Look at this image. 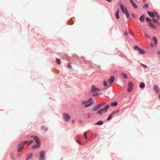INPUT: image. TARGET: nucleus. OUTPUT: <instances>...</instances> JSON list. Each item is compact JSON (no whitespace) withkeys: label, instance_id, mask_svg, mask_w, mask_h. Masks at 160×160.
Instances as JSON below:
<instances>
[{"label":"nucleus","instance_id":"9d476101","mask_svg":"<svg viewBox=\"0 0 160 160\" xmlns=\"http://www.w3.org/2000/svg\"><path fill=\"white\" fill-rule=\"evenodd\" d=\"M125 15L126 16L128 19H129L130 18V16L129 15V14L128 12V11L126 8H125Z\"/></svg>","mask_w":160,"mask_h":160},{"label":"nucleus","instance_id":"864d4df0","mask_svg":"<svg viewBox=\"0 0 160 160\" xmlns=\"http://www.w3.org/2000/svg\"><path fill=\"white\" fill-rule=\"evenodd\" d=\"M159 98L160 99V95H159Z\"/></svg>","mask_w":160,"mask_h":160},{"label":"nucleus","instance_id":"4d7b16f0","mask_svg":"<svg viewBox=\"0 0 160 160\" xmlns=\"http://www.w3.org/2000/svg\"><path fill=\"white\" fill-rule=\"evenodd\" d=\"M152 45H153V44H152H152H151V45L152 46Z\"/></svg>","mask_w":160,"mask_h":160},{"label":"nucleus","instance_id":"6e6d98bb","mask_svg":"<svg viewBox=\"0 0 160 160\" xmlns=\"http://www.w3.org/2000/svg\"><path fill=\"white\" fill-rule=\"evenodd\" d=\"M144 2L146 0H143Z\"/></svg>","mask_w":160,"mask_h":160},{"label":"nucleus","instance_id":"7ed1b4c3","mask_svg":"<svg viewBox=\"0 0 160 160\" xmlns=\"http://www.w3.org/2000/svg\"><path fill=\"white\" fill-rule=\"evenodd\" d=\"M63 118L64 120L66 121H68L70 119V116L68 113H64L63 114Z\"/></svg>","mask_w":160,"mask_h":160},{"label":"nucleus","instance_id":"1a4fd4ad","mask_svg":"<svg viewBox=\"0 0 160 160\" xmlns=\"http://www.w3.org/2000/svg\"><path fill=\"white\" fill-rule=\"evenodd\" d=\"M114 80V77L113 76H112L110 78L108 79V81L110 84H112V83L113 82Z\"/></svg>","mask_w":160,"mask_h":160},{"label":"nucleus","instance_id":"c85d7f7f","mask_svg":"<svg viewBox=\"0 0 160 160\" xmlns=\"http://www.w3.org/2000/svg\"><path fill=\"white\" fill-rule=\"evenodd\" d=\"M28 142V141H23L22 142H21V143L22 145L24 146V145L26 144H27Z\"/></svg>","mask_w":160,"mask_h":160},{"label":"nucleus","instance_id":"20e7f679","mask_svg":"<svg viewBox=\"0 0 160 160\" xmlns=\"http://www.w3.org/2000/svg\"><path fill=\"white\" fill-rule=\"evenodd\" d=\"M40 154V157H39V160H43L45 155V153L44 151H40L39 152Z\"/></svg>","mask_w":160,"mask_h":160},{"label":"nucleus","instance_id":"79ce46f5","mask_svg":"<svg viewBox=\"0 0 160 160\" xmlns=\"http://www.w3.org/2000/svg\"><path fill=\"white\" fill-rule=\"evenodd\" d=\"M148 5L147 4H145V5H144V6H143V7L144 8H148Z\"/></svg>","mask_w":160,"mask_h":160},{"label":"nucleus","instance_id":"393cba45","mask_svg":"<svg viewBox=\"0 0 160 160\" xmlns=\"http://www.w3.org/2000/svg\"><path fill=\"white\" fill-rule=\"evenodd\" d=\"M57 63L58 64H60L61 63V61L59 58H57L56 60Z\"/></svg>","mask_w":160,"mask_h":160},{"label":"nucleus","instance_id":"a19ab883","mask_svg":"<svg viewBox=\"0 0 160 160\" xmlns=\"http://www.w3.org/2000/svg\"><path fill=\"white\" fill-rule=\"evenodd\" d=\"M124 34L126 36L128 35V33L127 31H125L124 32Z\"/></svg>","mask_w":160,"mask_h":160},{"label":"nucleus","instance_id":"4468645a","mask_svg":"<svg viewBox=\"0 0 160 160\" xmlns=\"http://www.w3.org/2000/svg\"><path fill=\"white\" fill-rule=\"evenodd\" d=\"M33 156V154L32 153H30L28 155V157L26 160H28L31 159Z\"/></svg>","mask_w":160,"mask_h":160},{"label":"nucleus","instance_id":"5fc2aeb1","mask_svg":"<svg viewBox=\"0 0 160 160\" xmlns=\"http://www.w3.org/2000/svg\"><path fill=\"white\" fill-rule=\"evenodd\" d=\"M74 120H73V121H72V123H74Z\"/></svg>","mask_w":160,"mask_h":160},{"label":"nucleus","instance_id":"473e14b6","mask_svg":"<svg viewBox=\"0 0 160 160\" xmlns=\"http://www.w3.org/2000/svg\"><path fill=\"white\" fill-rule=\"evenodd\" d=\"M146 20L147 22H150L151 21V19L149 18H146Z\"/></svg>","mask_w":160,"mask_h":160},{"label":"nucleus","instance_id":"a878e982","mask_svg":"<svg viewBox=\"0 0 160 160\" xmlns=\"http://www.w3.org/2000/svg\"><path fill=\"white\" fill-rule=\"evenodd\" d=\"M118 112H119V110H118L117 111L112 112L111 113L112 114V115H113L115 114H117L118 113Z\"/></svg>","mask_w":160,"mask_h":160},{"label":"nucleus","instance_id":"5701e85b","mask_svg":"<svg viewBox=\"0 0 160 160\" xmlns=\"http://www.w3.org/2000/svg\"><path fill=\"white\" fill-rule=\"evenodd\" d=\"M118 105V102H113L111 104V105L113 106H116Z\"/></svg>","mask_w":160,"mask_h":160},{"label":"nucleus","instance_id":"f3484780","mask_svg":"<svg viewBox=\"0 0 160 160\" xmlns=\"http://www.w3.org/2000/svg\"><path fill=\"white\" fill-rule=\"evenodd\" d=\"M37 144V145H34L32 147V149H34L35 148H38V147H39V146H40V144Z\"/></svg>","mask_w":160,"mask_h":160},{"label":"nucleus","instance_id":"0eeeda50","mask_svg":"<svg viewBox=\"0 0 160 160\" xmlns=\"http://www.w3.org/2000/svg\"><path fill=\"white\" fill-rule=\"evenodd\" d=\"M99 90L100 89L96 88L95 86H93L92 87L91 91L93 92H96Z\"/></svg>","mask_w":160,"mask_h":160},{"label":"nucleus","instance_id":"a18cd8bd","mask_svg":"<svg viewBox=\"0 0 160 160\" xmlns=\"http://www.w3.org/2000/svg\"><path fill=\"white\" fill-rule=\"evenodd\" d=\"M76 141L77 142H78V143H79L80 144H81V142L78 140H76Z\"/></svg>","mask_w":160,"mask_h":160},{"label":"nucleus","instance_id":"4be33fe9","mask_svg":"<svg viewBox=\"0 0 160 160\" xmlns=\"http://www.w3.org/2000/svg\"><path fill=\"white\" fill-rule=\"evenodd\" d=\"M152 39L154 41V44L156 45L158 43V40L156 37H154L152 38Z\"/></svg>","mask_w":160,"mask_h":160},{"label":"nucleus","instance_id":"9b49d317","mask_svg":"<svg viewBox=\"0 0 160 160\" xmlns=\"http://www.w3.org/2000/svg\"><path fill=\"white\" fill-rule=\"evenodd\" d=\"M120 7L123 13H125V8H124V5L120 4Z\"/></svg>","mask_w":160,"mask_h":160},{"label":"nucleus","instance_id":"09e8293b","mask_svg":"<svg viewBox=\"0 0 160 160\" xmlns=\"http://www.w3.org/2000/svg\"><path fill=\"white\" fill-rule=\"evenodd\" d=\"M29 142H30L31 144H32L33 142V140H32L29 141Z\"/></svg>","mask_w":160,"mask_h":160},{"label":"nucleus","instance_id":"f704fd0d","mask_svg":"<svg viewBox=\"0 0 160 160\" xmlns=\"http://www.w3.org/2000/svg\"><path fill=\"white\" fill-rule=\"evenodd\" d=\"M152 21L154 23H157V20L156 19L153 18L152 19Z\"/></svg>","mask_w":160,"mask_h":160},{"label":"nucleus","instance_id":"f03ea898","mask_svg":"<svg viewBox=\"0 0 160 160\" xmlns=\"http://www.w3.org/2000/svg\"><path fill=\"white\" fill-rule=\"evenodd\" d=\"M109 107V106L107 105L104 108L102 109L101 110L98 111L97 112V113L100 114H102L103 112H106L107 110L108 109Z\"/></svg>","mask_w":160,"mask_h":160},{"label":"nucleus","instance_id":"412c9836","mask_svg":"<svg viewBox=\"0 0 160 160\" xmlns=\"http://www.w3.org/2000/svg\"><path fill=\"white\" fill-rule=\"evenodd\" d=\"M139 53L142 54H144L145 52L144 50H143L142 49H141L140 48L139 49Z\"/></svg>","mask_w":160,"mask_h":160},{"label":"nucleus","instance_id":"bb28decb","mask_svg":"<svg viewBox=\"0 0 160 160\" xmlns=\"http://www.w3.org/2000/svg\"><path fill=\"white\" fill-rule=\"evenodd\" d=\"M122 74L125 79H127L128 78V76L126 74L122 73Z\"/></svg>","mask_w":160,"mask_h":160},{"label":"nucleus","instance_id":"e433bc0d","mask_svg":"<svg viewBox=\"0 0 160 160\" xmlns=\"http://www.w3.org/2000/svg\"><path fill=\"white\" fill-rule=\"evenodd\" d=\"M155 14L158 19H159L160 18L158 14L156 12H155Z\"/></svg>","mask_w":160,"mask_h":160},{"label":"nucleus","instance_id":"c9c22d12","mask_svg":"<svg viewBox=\"0 0 160 160\" xmlns=\"http://www.w3.org/2000/svg\"><path fill=\"white\" fill-rule=\"evenodd\" d=\"M84 136L85 137V138L86 139H87V132H84Z\"/></svg>","mask_w":160,"mask_h":160},{"label":"nucleus","instance_id":"f8f14e48","mask_svg":"<svg viewBox=\"0 0 160 160\" xmlns=\"http://www.w3.org/2000/svg\"><path fill=\"white\" fill-rule=\"evenodd\" d=\"M154 90L157 93H158L159 92V89L158 86L157 85H155L154 87Z\"/></svg>","mask_w":160,"mask_h":160},{"label":"nucleus","instance_id":"603ef678","mask_svg":"<svg viewBox=\"0 0 160 160\" xmlns=\"http://www.w3.org/2000/svg\"><path fill=\"white\" fill-rule=\"evenodd\" d=\"M97 94V93H95L93 95V96H95Z\"/></svg>","mask_w":160,"mask_h":160},{"label":"nucleus","instance_id":"a211bd4d","mask_svg":"<svg viewBox=\"0 0 160 160\" xmlns=\"http://www.w3.org/2000/svg\"><path fill=\"white\" fill-rule=\"evenodd\" d=\"M148 14L152 17H154V16H155V15H154V13L152 12H150V11H148Z\"/></svg>","mask_w":160,"mask_h":160},{"label":"nucleus","instance_id":"49530a36","mask_svg":"<svg viewBox=\"0 0 160 160\" xmlns=\"http://www.w3.org/2000/svg\"><path fill=\"white\" fill-rule=\"evenodd\" d=\"M69 23L70 24H72L73 23V22L72 21H70Z\"/></svg>","mask_w":160,"mask_h":160},{"label":"nucleus","instance_id":"dca6fc26","mask_svg":"<svg viewBox=\"0 0 160 160\" xmlns=\"http://www.w3.org/2000/svg\"><path fill=\"white\" fill-rule=\"evenodd\" d=\"M119 9H118L117 10V11L116 12V13H115L116 17L118 19L119 18Z\"/></svg>","mask_w":160,"mask_h":160},{"label":"nucleus","instance_id":"2f4dec72","mask_svg":"<svg viewBox=\"0 0 160 160\" xmlns=\"http://www.w3.org/2000/svg\"><path fill=\"white\" fill-rule=\"evenodd\" d=\"M105 104H106L105 103L103 102L101 103L98 104V105H100V108L102 106L104 105Z\"/></svg>","mask_w":160,"mask_h":160},{"label":"nucleus","instance_id":"b1692460","mask_svg":"<svg viewBox=\"0 0 160 160\" xmlns=\"http://www.w3.org/2000/svg\"><path fill=\"white\" fill-rule=\"evenodd\" d=\"M133 7L136 9H137L138 8L137 6V5L134 3V2H132L131 3Z\"/></svg>","mask_w":160,"mask_h":160},{"label":"nucleus","instance_id":"7c9ffc66","mask_svg":"<svg viewBox=\"0 0 160 160\" xmlns=\"http://www.w3.org/2000/svg\"><path fill=\"white\" fill-rule=\"evenodd\" d=\"M134 48L136 50H139L140 48H139L138 46H135L134 47Z\"/></svg>","mask_w":160,"mask_h":160},{"label":"nucleus","instance_id":"f257e3e1","mask_svg":"<svg viewBox=\"0 0 160 160\" xmlns=\"http://www.w3.org/2000/svg\"><path fill=\"white\" fill-rule=\"evenodd\" d=\"M92 100V98H91L87 101L82 102V103L83 105H85V108H87L90 107L94 103L93 101H92V102H90Z\"/></svg>","mask_w":160,"mask_h":160},{"label":"nucleus","instance_id":"de8ad7c7","mask_svg":"<svg viewBox=\"0 0 160 160\" xmlns=\"http://www.w3.org/2000/svg\"><path fill=\"white\" fill-rule=\"evenodd\" d=\"M88 115L89 118H90L91 117V116L90 115L89 113H88Z\"/></svg>","mask_w":160,"mask_h":160},{"label":"nucleus","instance_id":"c03bdc74","mask_svg":"<svg viewBox=\"0 0 160 160\" xmlns=\"http://www.w3.org/2000/svg\"><path fill=\"white\" fill-rule=\"evenodd\" d=\"M31 143H30V142H29V141H28V142H27V145L28 146H29L30 145H31Z\"/></svg>","mask_w":160,"mask_h":160},{"label":"nucleus","instance_id":"8fccbe9b","mask_svg":"<svg viewBox=\"0 0 160 160\" xmlns=\"http://www.w3.org/2000/svg\"><path fill=\"white\" fill-rule=\"evenodd\" d=\"M129 0L130 1V2H131V3H132L133 2L132 0Z\"/></svg>","mask_w":160,"mask_h":160},{"label":"nucleus","instance_id":"ea45409f","mask_svg":"<svg viewBox=\"0 0 160 160\" xmlns=\"http://www.w3.org/2000/svg\"><path fill=\"white\" fill-rule=\"evenodd\" d=\"M68 67L69 68H72V67L70 64V63H68Z\"/></svg>","mask_w":160,"mask_h":160},{"label":"nucleus","instance_id":"58836bf2","mask_svg":"<svg viewBox=\"0 0 160 160\" xmlns=\"http://www.w3.org/2000/svg\"><path fill=\"white\" fill-rule=\"evenodd\" d=\"M11 158L12 160H14V158L13 155H12L11 156Z\"/></svg>","mask_w":160,"mask_h":160},{"label":"nucleus","instance_id":"ddd939ff","mask_svg":"<svg viewBox=\"0 0 160 160\" xmlns=\"http://www.w3.org/2000/svg\"><path fill=\"white\" fill-rule=\"evenodd\" d=\"M145 16L144 15H142L140 18H139L140 21L142 22H144L145 21Z\"/></svg>","mask_w":160,"mask_h":160},{"label":"nucleus","instance_id":"3c124183","mask_svg":"<svg viewBox=\"0 0 160 160\" xmlns=\"http://www.w3.org/2000/svg\"><path fill=\"white\" fill-rule=\"evenodd\" d=\"M107 1L110 2L112 1V0H107Z\"/></svg>","mask_w":160,"mask_h":160},{"label":"nucleus","instance_id":"6ab92c4d","mask_svg":"<svg viewBox=\"0 0 160 160\" xmlns=\"http://www.w3.org/2000/svg\"><path fill=\"white\" fill-rule=\"evenodd\" d=\"M103 123L102 121H100L98 122L97 123H96L95 124V125H102L103 124Z\"/></svg>","mask_w":160,"mask_h":160},{"label":"nucleus","instance_id":"aec40b11","mask_svg":"<svg viewBox=\"0 0 160 160\" xmlns=\"http://www.w3.org/2000/svg\"><path fill=\"white\" fill-rule=\"evenodd\" d=\"M145 86V84L143 82H142L139 85V87L141 88H143Z\"/></svg>","mask_w":160,"mask_h":160},{"label":"nucleus","instance_id":"13d9d810","mask_svg":"<svg viewBox=\"0 0 160 160\" xmlns=\"http://www.w3.org/2000/svg\"><path fill=\"white\" fill-rule=\"evenodd\" d=\"M86 142H88V141H86Z\"/></svg>","mask_w":160,"mask_h":160},{"label":"nucleus","instance_id":"423d86ee","mask_svg":"<svg viewBox=\"0 0 160 160\" xmlns=\"http://www.w3.org/2000/svg\"><path fill=\"white\" fill-rule=\"evenodd\" d=\"M31 137L33 138L37 144H40V140L38 138L35 136H32Z\"/></svg>","mask_w":160,"mask_h":160},{"label":"nucleus","instance_id":"72a5a7b5","mask_svg":"<svg viewBox=\"0 0 160 160\" xmlns=\"http://www.w3.org/2000/svg\"><path fill=\"white\" fill-rule=\"evenodd\" d=\"M149 25L152 27H154V25L152 23L150 22L149 23Z\"/></svg>","mask_w":160,"mask_h":160},{"label":"nucleus","instance_id":"2eb2a0df","mask_svg":"<svg viewBox=\"0 0 160 160\" xmlns=\"http://www.w3.org/2000/svg\"><path fill=\"white\" fill-rule=\"evenodd\" d=\"M100 105H98V104L97 105L92 109V110L93 111H96L99 108H100Z\"/></svg>","mask_w":160,"mask_h":160},{"label":"nucleus","instance_id":"c756f323","mask_svg":"<svg viewBox=\"0 0 160 160\" xmlns=\"http://www.w3.org/2000/svg\"><path fill=\"white\" fill-rule=\"evenodd\" d=\"M103 85H104V86H105V87H107V86L108 84H107V82L106 81L104 80L103 81Z\"/></svg>","mask_w":160,"mask_h":160},{"label":"nucleus","instance_id":"37998d69","mask_svg":"<svg viewBox=\"0 0 160 160\" xmlns=\"http://www.w3.org/2000/svg\"><path fill=\"white\" fill-rule=\"evenodd\" d=\"M142 65L143 67H144V68H147V66L146 65H144V64H141Z\"/></svg>","mask_w":160,"mask_h":160},{"label":"nucleus","instance_id":"6e6552de","mask_svg":"<svg viewBox=\"0 0 160 160\" xmlns=\"http://www.w3.org/2000/svg\"><path fill=\"white\" fill-rule=\"evenodd\" d=\"M23 146L22 145L21 143H20L18 145V150L17 151L18 152H19L21 151L23 149Z\"/></svg>","mask_w":160,"mask_h":160},{"label":"nucleus","instance_id":"4c0bfd02","mask_svg":"<svg viewBox=\"0 0 160 160\" xmlns=\"http://www.w3.org/2000/svg\"><path fill=\"white\" fill-rule=\"evenodd\" d=\"M144 35L147 38H148L149 39L150 38V37L149 36H148L146 34L144 33Z\"/></svg>","mask_w":160,"mask_h":160},{"label":"nucleus","instance_id":"39448f33","mask_svg":"<svg viewBox=\"0 0 160 160\" xmlns=\"http://www.w3.org/2000/svg\"><path fill=\"white\" fill-rule=\"evenodd\" d=\"M128 88L127 90L128 92H131L132 89V88L133 86V83L132 82L130 81L128 83Z\"/></svg>","mask_w":160,"mask_h":160},{"label":"nucleus","instance_id":"cd10ccee","mask_svg":"<svg viewBox=\"0 0 160 160\" xmlns=\"http://www.w3.org/2000/svg\"><path fill=\"white\" fill-rule=\"evenodd\" d=\"M112 115V114L111 113L110 115L109 116V117L107 118V120L108 121L110 120L111 119Z\"/></svg>","mask_w":160,"mask_h":160}]
</instances>
